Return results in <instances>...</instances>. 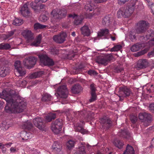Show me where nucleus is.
Wrapping results in <instances>:
<instances>
[{
	"mask_svg": "<svg viewBox=\"0 0 154 154\" xmlns=\"http://www.w3.org/2000/svg\"><path fill=\"white\" fill-rule=\"evenodd\" d=\"M119 4L122 5L125 3L126 2H128L129 0H117Z\"/></svg>",
	"mask_w": 154,
	"mask_h": 154,
	"instance_id": "nucleus-55",
	"label": "nucleus"
},
{
	"mask_svg": "<svg viewBox=\"0 0 154 154\" xmlns=\"http://www.w3.org/2000/svg\"><path fill=\"white\" fill-rule=\"evenodd\" d=\"M113 58V56L111 54H108L103 56H99L97 57L96 61L98 63L107 65L108 63Z\"/></svg>",
	"mask_w": 154,
	"mask_h": 154,
	"instance_id": "nucleus-7",
	"label": "nucleus"
},
{
	"mask_svg": "<svg viewBox=\"0 0 154 154\" xmlns=\"http://www.w3.org/2000/svg\"><path fill=\"white\" fill-rule=\"evenodd\" d=\"M5 111L7 113H13L12 111L11 103H8L7 102V104L5 107Z\"/></svg>",
	"mask_w": 154,
	"mask_h": 154,
	"instance_id": "nucleus-38",
	"label": "nucleus"
},
{
	"mask_svg": "<svg viewBox=\"0 0 154 154\" xmlns=\"http://www.w3.org/2000/svg\"><path fill=\"white\" fill-rule=\"evenodd\" d=\"M19 83H21L20 85L22 86L26 85L27 84V82L26 80H24L20 81Z\"/></svg>",
	"mask_w": 154,
	"mask_h": 154,
	"instance_id": "nucleus-58",
	"label": "nucleus"
},
{
	"mask_svg": "<svg viewBox=\"0 0 154 154\" xmlns=\"http://www.w3.org/2000/svg\"><path fill=\"white\" fill-rule=\"evenodd\" d=\"M113 144L118 148L122 149L124 145L122 141L118 139H115L113 142Z\"/></svg>",
	"mask_w": 154,
	"mask_h": 154,
	"instance_id": "nucleus-31",
	"label": "nucleus"
},
{
	"mask_svg": "<svg viewBox=\"0 0 154 154\" xmlns=\"http://www.w3.org/2000/svg\"><path fill=\"white\" fill-rule=\"evenodd\" d=\"M34 29L35 30H37L39 29H44L46 27V26L43 25L39 23H37L34 24Z\"/></svg>",
	"mask_w": 154,
	"mask_h": 154,
	"instance_id": "nucleus-39",
	"label": "nucleus"
},
{
	"mask_svg": "<svg viewBox=\"0 0 154 154\" xmlns=\"http://www.w3.org/2000/svg\"><path fill=\"white\" fill-rule=\"evenodd\" d=\"M147 91L149 92H151L154 91V84L152 85H151L150 87L149 88L147 89Z\"/></svg>",
	"mask_w": 154,
	"mask_h": 154,
	"instance_id": "nucleus-57",
	"label": "nucleus"
},
{
	"mask_svg": "<svg viewBox=\"0 0 154 154\" xmlns=\"http://www.w3.org/2000/svg\"><path fill=\"white\" fill-rule=\"evenodd\" d=\"M148 55L150 57H151L154 56V48L152 51H151L150 52L148 53Z\"/></svg>",
	"mask_w": 154,
	"mask_h": 154,
	"instance_id": "nucleus-64",
	"label": "nucleus"
},
{
	"mask_svg": "<svg viewBox=\"0 0 154 154\" xmlns=\"http://www.w3.org/2000/svg\"><path fill=\"white\" fill-rule=\"evenodd\" d=\"M109 33V30L107 29H105L101 30L98 33V36L102 37L104 36V38H107L106 36L108 35Z\"/></svg>",
	"mask_w": 154,
	"mask_h": 154,
	"instance_id": "nucleus-30",
	"label": "nucleus"
},
{
	"mask_svg": "<svg viewBox=\"0 0 154 154\" xmlns=\"http://www.w3.org/2000/svg\"><path fill=\"white\" fill-rule=\"evenodd\" d=\"M148 65V63L146 59L139 60L137 62V68L139 69H143L146 68Z\"/></svg>",
	"mask_w": 154,
	"mask_h": 154,
	"instance_id": "nucleus-18",
	"label": "nucleus"
},
{
	"mask_svg": "<svg viewBox=\"0 0 154 154\" xmlns=\"http://www.w3.org/2000/svg\"><path fill=\"white\" fill-rule=\"evenodd\" d=\"M82 90L83 88L79 84H75L71 88V92L75 94H78L81 93Z\"/></svg>",
	"mask_w": 154,
	"mask_h": 154,
	"instance_id": "nucleus-19",
	"label": "nucleus"
},
{
	"mask_svg": "<svg viewBox=\"0 0 154 154\" xmlns=\"http://www.w3.org/2000/svg\"><path fill=\"white\" fill-rule=\"evenodd\" d=\"M135 2L134 1L133 2L128 8L127 7H123L121 8L118 11L117 16L118 18H120L123 17L125 18L128 17L130 16L133 13L135 6Z\"/></svg>",
	"mask_w": 154,
	"mask_h": 154,
	"instance_id": "nucleus-2",
	"label": "nucleus"
},
{
	"mask_svg": "<svg viewBox=\"0 0 154 154\" xmlns=\"http://www.w3.org/2000/svg\"><path fill=\"white\" fill-rule=\"evenodd\" d=\"M75 142L72 140H69L66 143L67 147L69 149L74 146Z\"/></svg>",
	"mask_w": 154,
	"mask_h": 154,
	"instance_id": "nucleus-44",
	"label": "nucleus"
},
{
	"mask_svg": "<svg viewBox=\"0 0 154 154\" xmlns=\"http://www.w3.org/2000/svg\"><path fill=\"white\" fill-rule=\"evenodd\" d=\"M14 66L17 71L15 73L16 76H22L26 74V72L23 69L20 61H16L15 63Z\"/></svg>",
	"mask_w": 154,
	"mask_h": 154,
	"instance_id": "nucleus-10",
	"label": "nucleus"
},
{
	"mask_svg": "<svg viewBox=\"0 0 154 154\" xmlns=\"http://www.w3.org/2000/svg\"><path fill=\"white\" fill-rule=\"evenodd\" d=\"M67 36L65 32H63L57 35H54L53 37V40L57 43H63L65 40Z\"/></svg>",
	"mask_w": 154,
	"mask_h": 154,
	"instance_id": "nucleus-13",
	"label": "nucleus"
},
{
	"mask_svg": "<svg viewBox=\"0 0 154 154\" xmlns=\"http://www.w3.org/2000/svg\"><path fill=\"white\" fill-rule=\"evenodd\" d=\"M143 44L137 43L133 45L131 48V50L133 52H136L139 51L143 48Z\"/></svg>",
	"mask_w": 154,
	"mask_h": 154,
	"instance_id": "nucleus-28",
	"label": "nucleus"
},
{
	"mask_svg": "<svg viewBox=\"0 0 154 154\" xmlns=\"http://www.w3.org/2000/svg\"><path fill=\"white\" fill-rule=\"evenodd\" d=\"M44 73V72L42 71H38L30 74L29 77L31 79H35L42 76Z\"/></svg>",
	"mask_w": 154,
	"mask_h": 154,
	"instance_id": "nucleus-27",
	"label": "nucleus"
},
{
	"mask_svg": "<svg viewBox=\"0 0 154 154\" xmlns=\"http://www.w3.org/2000/svg\"><path fill=\"white\" fill-rule=\"evenodd\" d=\"M32 127V124L30 122L27 121L25 122L22 125V127L24 129H27L29 130Z\"/></svg>",
	"mask_w": 154,
	"mask_h": 154,
	"instance_id": "nucleus-34",
	"label": "nucleus"
},
{
	"mask_svg": "<svg viewBox=\"0 0 154 154\" xmlns=\"http://www.w3.org/2000/svg\"><path fill=\"white\" fill-rule=\"evenodd\" d=\"M55 95H63L68 96L69 95L68 90L66 85H63L58 87L57 93L55 94Z\"/></svg>",
	"mask_w": 154,
	"mask_h": 154,
	"instance_id": "nucleus-11",
	"label": "nucleus"
},
{
	"mask_svg": "<svg viewBox=\"0 0 154 154\" xmlns=\"http://www.w3.org/2000/svg\"><path fill=\"white\" fill-rule=\"evenodd\" d=\"M97 99V97H91V98L89 100V101L90 102H92L96 100Z\"/></svg>",
	"mask_w": 154,
	"mask_h": 154,
	"instance_id": "nucleus-63",
	"label": "nucleus"
},
{
	"mask_svg": "<svg viewBox=\"0 0 154 154\" xmlns=\"http://www.w3.org/2000/svg\"><path fill=\"white\" fill-rule=\"evenodd\" d=\"M90 93L91 96H96V88L94 84H92L90 86Z\"/></svg>",
	"mask_w": 154,
	"mask_h": 154,
	"instance_id": "nucleus-35",
	"label": "nucleus"
},
{
	"mask_svg": "<svg viewBox=\"0 0 154 154\" xmlns=\"http://www.w3.org/2000/svg\"><path fill=\"white\" fill-rule=\"evenodd\" d=\"M88 73L91 75H96L97 74V73L94 70H89L88 71Z\"/></svg>",
	"mask_w": 154,
	"mask_h": 154,
	"instance_id": "nucleus-52",
	"label": "nucleus"
},
{
	"mask_svg": "<svg viewBox=\"0 0 154 154\" xmlns=\"http://www.w3.org/2000/svg\"><path fill=\"white\" fill-rule=\"evenodd\" d=\"M63 125L62 119H57L52 124L51 127V130L54 133L57 134H58L61 130Z\"/></svg>",
	"mask_w": 154,
	"mask_h": 154,
	"instance_id": "nucleus-6",
	"label": "nucleus"
},
{
	"mask_svg": "<svg viewBox=\"0 0 154 154\" xmlns=\"http://www.w3.org/2000/svg\"><path fill=\"white\" fill-rule=\"evenodd\" d=\"M41 62L45 66H52L54 65L53 60L46 54H42L39 56Z\"/></svg>",
	"mask_w": 154,
	"mask_h": 154,
	"instance_id": "nucleus-9",
	"label": "nucleus"
},
{
	"mask_svg": "<svg viewBox=\"0 0 154 154\" xmlns=\"http://www.w3.org/2000/svg\"><path fill=\"white\" fill-rule=\"evenodd\" d=\"M29 2L24 4L21 8L20 11L21 14L24 17H27L30 15V13L28 7Z\"/></svg>",
	"mask_w": 154,
	"mask_h": 154,
	"instance_id": "nucleus-16",
	"label": "nucleus"
},
{
	"mask_svg": "<svg viewBox=\"0 0 154 154\" xmlns=\"http://www.w3.org/2000/svg\"><path fill=\"white\" fill-rule=\"evenodd\" d=\"M6 122H3L2 123V126L4 127L5 129H8L9 126L8 125H6Z\"/></svg>",
	"mask_w": 154,
	"mask_h": 154,
	"instance_id": "nucleus-59",
	"label": "nucleus"
},
{
	"mask_svg": "<svg viewBox=\"0 0 154 154\" xmlns=\"http://www.w3.org/2000/svg\"><path fill=\"white\" fill-rule=\"evenodd\" d=\"M122 48V46L120 45H117L115 46L110 49V51H117L120 50Z\"/></svg>",
	"mask_w": 154,
	"mask_h": 154,
	"instance_id": "nucleus-42",
	"label": "nucleus"
},
{
	"mask_svg": "<svg viewBox=\"0 0 154 154\" xmlns=\"http://www.w3.org/2000/svg\"><path fill=\"white\" fill-rule=\"evenodd\" d=\"M45 8L46 6L44 4H41L40 5V9L42 11L45 10Z\"/></svg>",
	"mask_w": 154,
	"mask_h": 154,
	"instance_id": "nucleus-62",
	"label": "nucleus"
},
{
	"mask_svg": "<svg viewBox=\"0 0 154 154\" xmlns=\"http://www.w3.org/2000/svg\"><path fill=\"white\" fill-rule=\"evenodd\" d=\"M130 119L132 122L133 123H135V122L137 121V117L135 116H131Z\"/></svg>",
	"mask_w": 154,
	"mask_h": 154,
	"instance_id": "nucleus-51",
	"label": "nucleus"
},
{
	"mask_svg": "<svg viewBox=\"0 0 154 154\" xmlns=\"http://www.w3.org/2000/svg\"><path fill=\"white\" fill-rule=\"evenodd\" d=\"M62 145L57 141L54 142L52 146L53 151L56 153H58L60 152L62 150Z\"/></svg>",
	"mask_w": 154,
	"mask_h": 154,
	"instance_id": "nucleus-20",
	"label": "nucleus"
},
{
	"mask_svg": "<svg viewBox=\"0 0 154 154\" xmlns=\"http://www.w3.org/2000/svg\"><path fill=\"white\" fill-rule=\"evenodd\" d=\"M38 3L33 2H31L30 3V5L32 8L34 10H35L37 9V5L36 4Z\"/></svg>",
	"mask_w": 154,
	"mask_h": 154,
	"instance_id": "nucleus-50",
	"label": "nucleus"
},
{
	"mask_svg": "<svg viewBox=\"0 0 154 154\" xmlns=\"http://www.w3.org/2000/svg\"><path fill=\"white\" fill-rule=\"evenodd\" d=\"M56 117V115L55 113H49L45 117L46 121L47 122H50L52 119H54Z\"/></svg>",
	"mask_w": 154,
	"mask_h": 154,
	"instance_id": "nucleus-32",
	"label": "nucleus"
},
{
	"mask_svg": "<svg viewBox=\"0 0 154 154\" xmlns=\"http://www.w3.org/2000/svg\"><path fill=\"white\" fill-rule=\"evenodd\" d=\"M139 118L140 120L143 123V124L146 126L149 125V124L152 121V116L149 113L145 112H141L139 114Z\"/></svg>",
	"mask_w": 154,
	"mask_h": 154,
	"instance_id": "nucleus-5",
	"label": "nucleus"
},
{
	"mask_svg": "<svg viewBox=\"0 0 154 154\" xmlns=\"http://www.w3.org/2000/svg\"><path fill=\"white\" fill-rule=\"evenodd\" d=\"M78 154H86L85 151V147L84 146L80 147L79 149V152Z\"/></svg>",
	"mask_w": 154,
	"mask_h": 154,
	"instance_id": "nucleus-47",
	"label": "nucleus"
},
{
	"mask_svg": "<svg viewBox=\"0 0 154 154\" xmlns=\"http://www.w3.org/2000/svg\"><path fill=\"white\" fill-rule=\"evenodd\" d=\"M75 129L76 131L80 132L82 134H86L87 132V131L84 129L80 125H78Z\"/></svg>",
	"mask_w": 154,
	"mask_h": 154,
	"instance_id": "nucleus-36",
	"label": "nucleus"
},
{
	"mask_svg": "<svg viewBox=\"0 0 154 154\" xmlns=\"http://www.w3.org/2000/svg\"><path fill=\"white\" fill-rule=\"evenodd\" d=\"M119 90L121 91H122L126 96H128L132 95V93L130 89L126 87H121L119 88Z\"/></svg>",
	"mask_w": 154,
	"mask_h": 154,
	"instance_id": "nucleus-24",
	"label": "nucleus"
},
{
	"mask_svg": "<svg viewBox=\"0 0 154 154\" xmlns=\"http://www.w3.org/2000/svg\"><path fill=\"white\" fill-rule=\"evenodd\" d=\"M41 39V35H38L35 40L31 43V45L35 47L38 46L40 44Z\"/></svg>",
	"mask_w": 154,
	"mask_h": 154,
	"instance_id": "nucleus-29",
	"label": "nucleus"
},
{
	"mask_svg": "<svg viewBox=\"0 0 154 154\" xmlns=\"http://www.w3.org/2000/svg\"><path fill=\"white\" fill-rule=\"evenodd\" d=\"M122 154H135V151L132 146L128 144L126 150Z\"/></svg>",
	"mask_w": 154,
	"mask_h": 154,
	"instance_id": "nucleus-26",
	"label": "nucleus"
},
{
	"mask_svg": "<svg viewBox=\"0 0 154 154\" xmlns=\"http://www.w3.org/2000/svg\"><path fill=\"white\" fill-rule=\"evenodd\" d=\"M123 70V69L122 68L119 66H117L115 69V72H121Z\"/></svg>",
	"mask_w": 154,
	"mask_h": 154,
	"instance_id": "nucleus-53",
	"label": "nucleus"
},
{
	"mask_svg": "<svg viewBox=\"0 0 154 154\" xmlns=\"http://www.w3.org/2000/svg\"><path fill=\"white\" fill-rule=\"evenodd\" d=\"M23 23V20L21 19L18 18H16L13 20L12 24L15 26H20Z\"/></svg>",
	"mask_w": 154,
	"mask_h": 154,
	"instance_id": "nucleus-33",
	"label": "nucleus"
},
{
	"mask_svg": "<svg viewBox=\"0 0 154 154\" xmlns=\"http://www.w3.org/2000/svg\"><path fill=\"white\" fill-rule=\"evenodd\" d=\"M20 136L23 140H27L30 139L32 137V134L28 132L23 131L21 132Z\"/></svg>",
	"mask_w": 154,
	"mask_h": 154,
	"instance_id": "nucleus-22",
	"label": "nucleus"
},
{
	"mask_svg": "<svg viewBox=\"0 0 154 154\" xmlns=\"http://www.w3.org/2000/svg\"><path fill=\"white\" fill-rule=\"evenodd\" d=\"M10 72L9 68L7 66H2L0 67V76L5 77Z\"/></svg>",
	"mask_w": 154,
	"mask_h": 154,
	"instance_id": "nucleus-21",
	"label": "nucleus"
},
{
	"mask_svg": "<svg viewBox=\"0 0 154 154\" xmlns=\"http://www.w3.org/2000/svg\"><path fill=\"white\" fill-rule=\"evenodd\" d=\"M36 60V58L35 57H29L23 60V63L28 69H30L35 64Z\"/></svg>",
	"mask_w": 154,
	"mask_h": 154,
	"instance_id": "nucleus-8",
	"label": "nucleus"
},
{
	"mask_svg": "<svg viewBox=\"0 0 154 154\" xmlns=\"http://www.w3.org/2000/svg\"><path fill=\"white\" fill-rule=\"evenodd\" d=\"M67 11L65 10L54 9L51 13V20L52 22L54 23L66 16Z\"/></svg>",
	"mask_w": 154,
	"mask_h": 154,
	"instance_id": "nucleus-3",
	"label": "nucleus"
},
{
	"mask_svg": "<svg viewBox=\"0 0 154 154\" xmlns=\"http://www.w3.org/2000/svg\"><path fill=\"white\" fill-rule=\"evenodd\" d=\"M33 123L34 125L40 130H43L45 127V124L43 120L41 118H36L33 119Z\"/></svg>",
	"mask_w": 154,
	"mask_h": 154,
	"instance_id": "nucleus-15",
	"label": "nucleus"
},
{
	"mask_svg": "<svg viewBox=\"0 0 154 154\" xmlns=\"http://www.w3.org/2000/svg\"><path fill=\"white\" fill-rule=\"evenodd\" d=\"M154 36V31L152 30H149L148 31L146 38L147 39H149L150 37H152Z\"/></svg>",
	"mask_w": 154,
	"mask_h": 154,
	"instance_id": "nucleus-43",
	"label": "nucleus"
},
{
	"mask_svg": "<svg viewBox=\"0 0 154 154\" xmlns=\"http://www.w3.org/2000/svg\"><path fill=\"white\" fill-rule=\"evenodd\" d=\"M149 109L152 112H154V104H150L149 106Z\"/></svg>",
	"mask_w": 154,
	"mask_h": 154,
	"instance_id": "nucleus-60",
	"label": "nucleus"
},
{
	"mask_svg": "<svg viewBox=\"0 0 154 154\" xmlns=\"http://www.w3.org/2000/svg\"><path fill=\"white\" fill-rule=\"evenodd\" d=\"M3 97L2 98L5 99L8 103H11L12 112L14 113H20L23 111L26 108L27 103L26 102L21 100L19 101L20 97Z\"/></svg>",
	"mask_w": 154,
	"mask_h": 154,
	"instance_id": "nucleus-1",
	"label": "nucleus"
},
{
	"mask_svg": "<svg viewBox=\"0 0 154 154\" xmlns=\"http://www.w3.org/2000/svg\"><path fill=\"white\" fill-rule=\"evenodd\" d=\"M22 34L26 39L27 42H32L34 39L33 34L30 30H25L23 32Z\"/></svg>",
	"mask_w": 154,
	"mask_h": 154,
	"instance_id": "nucleus-17",
	"label": "nucleus"
},
{
	"mask_svg": "<svg viewBox=\"0 0 154 154\" xmlns=\"http://www.w3.org/2000/svg\"><path fill=\"white\" fill-rule=\"evenodd\" d=\"M11 48L9 44L3 43L0 44V50H8Z\"/></svg>",
	"mask_w": 154,
	"mask_h": 154,
	"instance_id": "nucleus-37",
	"label": "nucleus"
},
{
	"mask_svg": "<svg viewBox=\"0 0 154 154\" xmlns=\"http://www.w3.org/2000/svg\"><path fill=\"white\" fill-rule=\"evenodd\" d=\"M48 19V17L45 15H41L39 17L40 20L42 22H45Z\"/></svg>",
	"mask_w": 154,
	"mask_h": 154,
	"instance_id": "nucleus-46",
	"label": "nucleus"
},
{
	"mask_svg": "<svg viewBox=\"0 0 154 154\" xmlns=\"http://www.w3.org/2000/svg\"><path fill=\"white\" fill-rule=\"evenodd\" d=\"M82 19L80 18H77V17H76L74 21L75 24L76 25H78L80 24L82 22Z\"/></svg>",
	"mask_w": 154,
	"mask_h": 154,
	"instance_id": "nucleus-48",
	"label": "nucleus"
},
{
	"mask_svg": "<svg viewBox=\"0 0 154 154\" xmlns=\"http://www.w3.org/2000/svg\"><path fill=\"white\" fill-rule=\"evenodd\" d=\"M149 27V23L146 21L140 20L137 23L136 29L137 33H144Z\"/></svg>",
	"mask_w": 154,
	"mask_h": 154,
	"instance_id": "nucleus-4",
	"label": "nucleus"
},
{
	"mask_svg": "<svg viewBox=\"0 0 154 154\" xmlns=\"http://www.w3.org/2000/svg\"><path fill=\"white\" fill-rule=\"evenodd\" d=\"M112 20V18L109 17V15L106 16L103 19L102 23L104 26H109Z\"/></svg>",
	"mask_w": 154,
	"mask_h": 154,
	"instance_id": "nucleus-23",
	"label": "nucleus"
},
{
	"mask_svg": "<svg viewBox=\"0 0 154 154\" xmlns=\"http://www.w3.org/2000/svg\"><path fill=\"white\" fill-rule=\"evenodd\" d=\"M100 122L104 128L108 129L111 126L112 122L106 117H104L100 119Z\"/></svg>",
	"mask_w": 154,
	"mask_h": 154,
	"instance_id": "nucleus-12",
	"label": "nucleus"
},
{
	"mask_svg": "<svg viewBox=\"0 0 154 154\" xmlns=\"http://www.w3.org/2000/svg\"><path fill=\"white\" fill-rule=\"evenodd\" d=\"M84 10L90 12L92 10V6L90 2L85 5L84 7Z\"/></svg>",
	"mask_w": 154,
	"mask_h": 154,
	"instance_id": "nucleus-40",
	"label": "nucleus"
},
{
	"mask_svg": "<svg viewBox=\"0 0 154 154\" xmlns=\"http://www.w3.org/2000/svg\"><path fill=\"white\" fill-rule=\"evenodd\" d=\"M149 8H150L151 9L152 12H153L154 11V4L152 3V2H149V4H148Z\"/></svg>",
	"mask_w": 154,
	"mask_h": 154,
	"instance_id": "nucleus-54",
	"label": "nucleus"
},
{
	"mask_svg": "<svg viewBox=\"0 0 154 154\" xmlns=\"http://www.w3.org/2000/svg\"><path fill=\"white\" fill-rule=\"evenodd\" d=\"M82 33L84 36H89L90 32L88 26L84 25L81 28Z\"/></svg>",
	"mask_w": 154,
	"mask_h": 154,
	"instance_id": "nucleus-25",
	"label": "nucleus"
},
{
	"mask_svg": "<svg viewBox=\"0 0 154 154\" xmlns=\"http://www.w3.org/2000/svg\"><path fill=\"white\" fill-rule=\"evenodd\" d=\"M129 37L130 39L132 42H134L136 38L135 36L134 35H133L131 33L130 34Z\"/></svg>",
	"mask_w": 154,
	"mask_h": 154,
	"instance_id": "nucleus-56",
	"label": "nucleus"
},
{
	"mask_svg": "<svg viewBox=\"0 0 154 154\" xmlns=\"http://www.w3.org/2000/svg\"><path fill=\"white\" fill-rule=\"evenodd\" d=\"M19 93L14 90L8 89L4 90L2 94L0 92V96H19Z\"/></svg>",
	"mask_w": 154,
	"mask_h": 154,
	"instance_id": "nucleus-14",
	"label": "nucleus"
},
{
	"mask_svg": "<svg viewBox=\"0 0 154 154\" xmlns=\"http://www.w3.org/2000/svg\"><path fill=\"white\" fill-rule=\"evenodd\" d=\"M14 34V31H11L8 32L7 35L8 37H10L12 36Z\"/></svg>",
	"mask_w": 154,
	"mask_h": 154,
	"instance_id": "nucleus-61",
	"label": "nucleus"
},
{
	"mask_svg": "<svg viewBox=\"0 0 154 154\" xmlns=\"http://www.w3.org/2000/svg\"><path fill=\"white\" fill-rule=\"evenodd\" d=\"M128 135V132L126 130H121V134L119 135L121 137H124L126 138V135Z\"/></svg>",
	"mask_w": 154,
	"mask_h": 154,
	"instance_id": "nucleus-45",
	"label": "nucleus"
},
{
	"mask_svg": "<svg viewBox=\"0 0 154 154\" xmlns=\"http://www.w3.org/2000/svg\"><path fill=\"white\" fill-rule=\"evenodd\" d=\"M51 54L54 55H57L58 53V51L56 48H52L51 49Z\"/></svg>",
	"mask_w": 154,
	"mask_h": 154,
	"instance_id": "nucleus-49",
	"label": "nucleus"
},
{
	"mask_svg": "<svg viewBox=\"0 0 154 154\" xmlns=\"http://www.w3.org/2000/svg\"><path fill=\"white\" fill-rule=\"evenodd\" d=\"M84 66L82 64H80L78 67L74 68V70H75V74H78L80 73L81 70L84 69Z\"/></svg>",
	"mask_w": 154,
	"mask_h": 154,
	"instance_id": "nucleus-41",
	"label": "nucleus"
}]
</instances>
